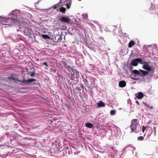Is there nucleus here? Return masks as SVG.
<instances>
[{
  "label": "nucleus",
  "mask_w": 158,
  "mask_h": 158,
  "mask_svg": "<svg viewBox=\"0 0 158 158\" xmlns=\"http://www.w3.org/2000/svg\"><path fill=\"white\" fill-rule=\"evenodd\" d=\"M130 127L132 131L135 133H137L141 130V127L139 124L137 119H133L131 121Z\"/></svg>",
  "instance_id": "obj_1"
},
{
  "label": "nucleus",
  "mask_w": 158,
  "mask_h": 158,
  "mask_svg": "<svg viewBox=\"0 0 158 158\" xmlns=\"http://www.w3.org/2000/svg\"><path fill=\"white\" fill-rule=\"evenodd\" d=\"M9 79L13 80L15 82L19 81L21 83L20 84L21 85H28L29 83L36 81V80L34 78H30L28 80L24 79L23 81H19L17 77L13 76H11L9 77Z\"/></svg>",
  "instance_id": "obj_2"
},
{
  "label": "nucleus",
  "mask_w": 158,
  "mask_h": 158,
  "mask_svg": "<svg viewBox=\"0 0 158 158\" xmlns=\"http://www.w3.org/2000/svg\"><path fill=\"white\" fill-rule=\"evenodd\" d=\"M26 71L28 75L31 77L34 76L35 73V69L34 67H31L28 66V67L26 69Z\"/></svg>",
  "instance_id": "obj_3"
},
{
  "label": "nucleus",
  "mask_w": 158,
  "mask_h": 158,
  "mask_svg": "<svg viewBox=\"0 0 158 158\" xmlns=\"http://www.w3.org/2000/svg\"><path fill=\"white\" fill-rule=\"evenodd\" d=\"M11 21V19L9 18H3L2 17H0V24L3 25H7L9 24L10 21Z\"/></svg>",
  "instance_id": "obj_4"
},
{
  "label": "nucleus",
  "mask_w": 158,
  "mask_h": 158,
  "mask_svg": "<svg viewBox=\"0 0 158 158\" xmlns=\"http://www.w3.org/2000/svg\"><path fill=\"white\" fill-rule=\"evenodd\" d=\"M19 13L17 11H13L11 13L10 15L11 17L10 18L11 20H19L18 19L19 16Z\"/></svg>",
  "instance_id": "obj_5"
},
{
  "label": "nucleus",
  "mask_w": 158,
  "mask_h": 158,
  "mask_svg": "<svg viewBox=\"0 0 158 158\" xmlns=\"http://www.w3.org/2000/svg\"><path fill=\"white\" fill-rule=\"evenodd\" d=\"M59 20L63 23L68 24L69 23L71 19L68 17H65L64 16H61L59 19Z\"/></svg>",
  "instance_id": "obj_6"
},
{
  "label": "nucleus",
  "mask_w": 158,
  "mask_h": 158,
  "mask_svg": "<svg viewBox=\"0 0 158 158\" xmlns=\"http://www.w3.org/2000/svg\"><path fill=\"white\" fill-rule=\"evenodd\" d=\"M143 68L146 70L148 71H151L152 69L151 68L150 66L149 62H147L145 60L143 61Z\"/></svg>",
  "instance_id": "obj_7"
},
{
  "label": "nucleus",
  "mask_w": 158,
  "mask_h": 158,
  "mask_svg": "<svg viewBox=\"0 0 158 158\" xmlns=\"http://www.w3.org/2000/svg\"><path fill=\"white\" fill-rule=\"evenodd\" d=\"M21 31L23 32L26 35H28L31 34L30 29L27 27H26L24 28V29H22L21 30Z\"/></svg>",
  "instance_id": "obj_8"
},
{
  "label": "nucleus",
  "mask_w": 158,
  "mask_h": 158,
  "mask_svg": "<svg viewBox=\"0 0 158 158\" xmlns=\"http://www.w3.org/2000/svg\"><path fill=\"white\" fill-rule=\"evenodd\" d=\"M62 63L64 67H65L67 70L69 71H73V68L71 66H70L67 65V64L65 61H63Z\"/></svg>",
  "instance_id": "obj_9"
},
{
  "label": "nucleus",
  "mask_w": 158,
  "mask_h": 158,
  "mask_svg": "<svg viewBox=\"0 0 158 158\" xmlns=\"http://www.w3.org/2000/svg\"><path fill=\"white\" fill-rule=\"evenodd\" d=\"M135 95L137 98L140 99L142 98L144 96L143 94L141 92H139L135 94Z\"/></svg>",
  "instance_id": "obj_10"
},
{
  "label": "nucleus",
  "mask_w": 158,
  "mask_h": 158,
  "mask_svg": "<svg viewBox=\"0 0 158 158\" xmlns=\"http://www.w3.org/2000/svg\"><path fill=\"white\" fill-rule=\"evenodd\" d=\"M126 85V82L123 81H120L119 83V86L120 87L123 88L125 87Z\"/></svg>",
  "instance_id": "obj_11"
},
{
  "label": "nucleus",
  "mask_w": 158,
  "mask_h": 158,
  "mask_svg": "<svg viewBox=\"0 0 158 158\" xmlns=\"http://www.w3.org/2000/svg\"><path fill=\"white\" fill-rule=\"evenodd\" d=\"M97 105L99 107H104L105 106V104L102 101H100L97 103Z\"/></svg>",
  "instance_id": "obj_12"
},
{
  "label": "nucleus",
  "mask_w": 158,
  "mask_h": 158,
  "mask_svg": "<svg viewBox=\"0 0 158 158\" xmlns=\"http://www.w3.org/2000/svg\"><path fill=\"white\" fill-rule=\"evenodd\" d=\"M85 126L89 128H92L94 127L93 124L90 123H87L85 124Z\"/></svg>",
  "instance_id": "obj_13"
},
{
  "label": "nucleus",
  "mask_w": 158,
  "mask_h": 158,
  "mask_svg": "<svg viewBox=\"0 0 158 158\" xmlns=\"http://www.w3.org/2000/svg\"><path fill=\"white\" fill-rule=\"evenodd\" d=\"M132 72L134 73L139 75V76H142L141 73H140L139 71L137 70H133Z\"/></svg>",
  "instance_id": "obj_14"
},
{
  "label": "nucleus",
  "mask_w": 158,
  "mask_h": 158,
  "mask_svg": "<svg viewBox=\"0 0 158 158\" xmlns=\"http://www.w3.org/2000/svg\"><path fill=\"white\" fill-rule=\"evenodd\" d=\"M67 1L68 4L66 5V7L67 9H69L70 8V6L71 5L72 3L71 0H66V1Z\"/></svg>",
  "instance_id": "obj_15"
},
{
  "label": "nucleus",
  "mask_w": 158,
  "mask_h": 158,
  "mask_svg": "<svg viewBox=\"0 0 158 158\" xmlns=\"http://www.w3.org/2000/svg\"><path fill=\"white\" fill-rule=\"evenodd\" d=\"M131 64L134 66H136L138 64V63L136 59H134L131 62Z\"/></svg>",
  "instance_id": "obj_16"
},
{
  "label": "nucleus",
  "mask_w": 158,
  "mask_h": 158,
  "mask_svg": "<svg viewBox=\"0 0 158 158\" xmlns=\"http://www.w3.org/2000/svg\"><path fill=\"white\" fill-rule=\"evenodd\" d=\"M135 44V43L134 41L131 40L130 41L128 45V46L129 48H131Z\"/></svg>",
  "instance_id": "obj_17"
},
{
  "label": "nucleus",
  "mask_w": 158,
  "mask_h": 158,
  "mask_svg": "<svg viewBox=\"0 0 158 158\" xmlns=\"http://www.w3.org/2000/svg\"><path fill=\"white\" fill-rule=\"evenodd\" d=\"M139 71L140 72L142 73V76H145L148 73V72L147 71H146L141 69L139 70Z\"/></svg>",
  "instance_id": "obj_18"
},
{
  "label": "nucleus",
  "mask_w": 158,
  "mask_h": 158,
  "mask_svg": "<svg viewBox=\"0 0 158 158\" xmlns=\"http://www.w3.org/2000/svg\"><path fill=\"white\" fill-rule=\"evenodd\" d=\"M85 81H86V83L87 84L91 86L92 85V83L90 82L89 80V78H88L87 77H86V78L85 79Z\"/></svg>",
  "instance_id": "obj_19"
},
{
  "label": "nucleus",
  "mask_w": 158,
  "mask_h": 158,
  "mask_svg": "<svg viewBox=\"0 0 158 158\" xmlns=\"http://www.w3.org/2000/svg\"><path fill=\"white\" fill-rule=\"evenodd\" d=\"M59 10L61 12H62L63 13L66 10V9L65 7H61L60 8H59Z\"/></svg>",
  "instance_id": "obj_20"
},
{
  "label": "nucleus",
  "mask_w": 158,
  "mask_h": 158,
  "mask_svg": "<svg viewBox=\"0 0 158 158\" xmlns=\"http://www.w3.org/2000/svg\"><path fill=\"white\" fill-rule=\"evenodd\" d=\"M136 60L137 61V62H139L140 64H143V63H142L143 62V61H142V60L140 58H136Z\"/></svg>",
  "instance_id": "obj_21"
},
{
  "label": "nucleus",
  "mask_w": 158,
  "mask_h": 158,
  "mask_svg": "<svg viewBox=\"0 0 158 158\" xmlns=\"http://www.w3.org/2000/svg\"><path fill=\"white\" fill-rule=\"evenodd\" d=\"M42 37L43 38L45 39H49L50 38V37L48 36L47 35H42Z\"/></svg>",
  "instance_id": "obj_22"
},
{
  "label": "nucleus",
  "mask_w": 158,
  "mask_h": 158,
  "mask_svg": "<svg viewBox=\"0 0 158 158\" xmlns=\"http://www.w3.org/2000/svg\"><path fill=\"white\" fill-rule=\"evenodd\" d=\"M138 140L142 141L144 139V138L142 136H139L138 137Z\"/></svg>",
  "instance_id": "obj_23"
},
{
  "label": "nucleus",
  "mask_w": 158,
  "mask_h": 158,
  "mask_svg": "<svg viewBox=\"0 0 158 158\" xmlns=\"http://www.w3.org/2000/svg\"><path fill=\"white\" fill-rule=\"evenodd\" d=\"M115 114V111L114 110H111L110 111V114L111 115H113Z\"/></svg>",
  "instance_id": "obj_24"
},
{
  "label": "nucleus",
  "mask_w": 158,
  "mask_h": 158,
  "mask_svg": "<svg viewBox=\"0 0 158 158\" xmlns=\"http://www.w3.org/2000/svg\"><path fill=\"white\" fill-rule=\"evenodd\" d=\"M43 64L44 65H45L46 66V67H45V69H47L48 68V65L47 64V62H45L43 63Z\"/></svg>",
  "instance_id": "obj_25"
},
{
  "label": "nucleus",
  "mask_w": 158,
  "mask_h": 158,
  "mask_svg": "<svg viewBox=\"0 0 158 158\" xmlns=\"http://www.w3.org/2000/svg\"><path fill=\"white\" fill-rule=\"evenodd\" d=\"M144 105L145 106L150 108L151 109H152L153 108V107L152 106H150L148 105L146 103L144 104Z\"/></svg>",
  "instance_id": "obj_26"
},
{
  "label": "nucleus",
  "mask_w": 158,
  "mask_h": 158,
  "mask_svg": "<svg viewBox=\"0 0 158 158\" xmlns=\"http://www.w3.org/2000/svg\"><path fill=\"white\" fill-rule=\"evenodd\" d=\"M146 127H145L144 126H143L142 127V132H144V131L145 129H146Z\"/></svg>",
  "instance_id": "obj_27"
},
{
  "label": "nucleus",
  "mask_w": 158,
  "mask_h": 158,
  "mask_svg": "<svg viewBox=\"0 0 158 158\" xmlns=\"http://www.w3.org/2000/svg\"><path fill=\"white\" fill-rule=\"evenodd\" d=\"M77 89L78 91H80L81 90V89L80 88H77Z\"/></svg>",
  "instance_id": "obj_28"
},
{
  "label": "nucleus",
  "mask_w": 158,
  "mask_h": 158,
  "mask_svg": "<svg viewBox=\"0 0 158 158\" xmlns=\"http://www.w3.org/2000/svg\"><path fill=\"white\" fill-rule=\"evenodd\" d=\"M80 87H81V88H84V86L83 85H80Z\"/></svg>",
  "instance_id": "obj_29"
},
{
  "label": "nucleus",
  "mask_w": 158,
  "mask_h": 158,
  "mask_svg": "<svg viewBox=\"0 0 158 158\" xmlns=\"http://www.w3.org/2000/svg\"><path fill=\"white\" fill-rule=\"evenodd\" d=\"M111 148L112 150H114V148L113 147H112Z\"/></svg>",
  "instance_id": "obj_30"
},
{
  "label": "nucleus",
  "mask_w": 158,
  "mask_h": 158,
  "mask_svg": "<svg viewBox=\"0 0 158 158\" xmlns=\"http://www.w3.org/2000/svg\"><path fill=\"white\" fill-rule=\"evenodd\" d=\"M80 95H79V96L81 98H82V96H81V93H80Z\"/></svg>",
  "instance_id": "obj_31"
},
{
  "label": "nucleus",
  "mask_w": 158,
  "mask_h": 158,
  "mask_svg": "<svg viewBox=\"0 0 158 158\" xmlns=\"http://www.w3.org/2000/svg\"><path fill=\"white\" fill-rule=\"evenodd\" d=\"M151 122V121H149V122L148 123V124H150Z\"/></svg>",
  "instance_id": "obj_32"
},
{
  "label": "nucleus",
  "mask_w": 158,
  "mask_h": 158,
  "mask_svg": "<svg viewBox=\"0 0 158 158\" xmlns=\"http://www.w3.org/2000/svg\"><path fill=\"white\" fill-rule=\"evenodd\" d=\"M71 79L72 80H73L74 79V78H73V77H71Z\"/></svg>",
  "instance_id": "obj_33"
},
{
  "label": "nucleus",
  "mask_w": 158,
  "mask_h": 158,
  "mask_svg": "<svg viewBox=\"0 0 158 158\" xmlns=\"http://www.w3.org/2000/svg\"><path fill=\"white\" fill-rule=\"evenodd\" d=\"M136 103H138V101H136Z\"/></svg>",
  "instance_id": "obj_34"
},
{
  "label": "nucleus",
  "mask_w": 158,
  "mask_h": 158,
  "mask_svg": "<svg viewBox=\"0 0 158 158\" xmlns=\"http://www.w3.org/2000/svg\"><path fill=\"white\" fill-rule=\"evenodd\" d=\"M85 90H86V91H87V90L85 88Z\"/></svg>",
  "instance_id": "obj_35"
},
{
  "label": "nucleus",
  "mask_w": 158,
  "mask_h": 158,
  "mask_svg": "<svg viewBox=\"0 0 158 158\" xmlns=\"http://www.w3.org/2000/svg\"><path fill=\"white\" fill-rule=\"evenodd\" d=\"M79 1H81V0H78Z\"/></svg>",
  "instance_id": "obj_36"
}]
</instances>
